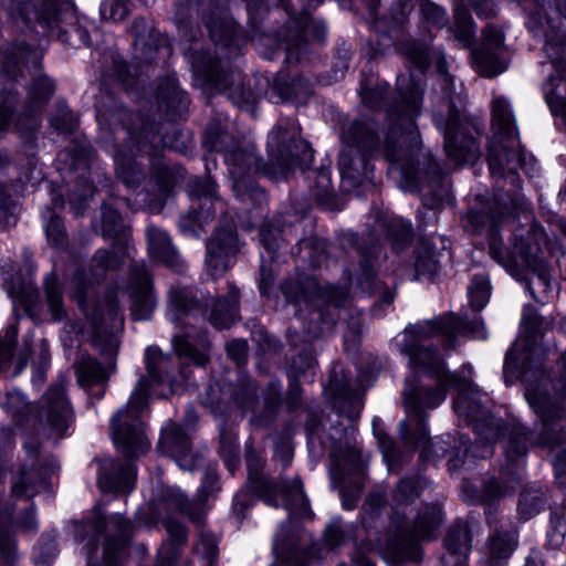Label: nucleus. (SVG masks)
<instances>
[{"instance_id": "nucleus-1", "label": "nucleus", "mask_w": 566, "mask_h": 566, "mask_svg": "<svg viewBox=\"0 0 566 566\" xmlns=\"http://www.w3.org/2000/svg\"><path fill=\"white\" fill-rule=\"evenodd\" d=\"M471 335L474 338L485 339L486 332L482 323L478 321L467 322L460 317L448 314L424 323H418L407 327L400 343L401 353L408 355L410 365L422 370L437 381V388L422 389L409 380L406 381L403 400L409 420L400 423V436L406 443L413 447H422L427 457L442 458L448 452L443 440L428 438L424 427L423 408L438 407L447 396V390L457 388L458 398L453 403L454 411L473 422L476 433L474 444L469 447V439L459 438L455 453L449 460L450 470H455L464 464V458L469 452L475 458L486 459L493 454L492 444L502 436L503 450L513 426H522L516 420L501 423L492 415L488 413L483 401V394L471 381L458 378L446 370L444 361L437 349L427 345L431 337L439 336L446 348H452L457 336Z\"/></svg>"}, {"instance_id": "nucleus-2", "label": "nucleus", "mask_w": 566, "mask_h": 566, "mask_svg": "<svg viewBox=\"0 0 566 566\" xmlns=\"http://www.w3.org/2000/svg\"><path fill=\"white\" fill-rule=\"evenodd\" d=\"M549 324L533 306L526 305L521 321L522 336L504 359L505 384L522 380L525 399L541 423L537 433L524 426H513L505 442V458L507 469L522 467L531 448H547L556 485L566 491V352L560 357L562 391L557 392L543 370L546 350L539 343Z\"/></svg>"}, {"instance_id": "nucleus-3", "label": "nucleus", "mask_w": 566, "mask_h": 566, "mask_svg": "<svg viewBox=\"0 0 566 566\" xmlns=\"http://www.w3.org/2000/svg\"><path fill=\"white\" fill-rule=\"evenodd\" d=\"M403 53L418 69L397 76L399 101L387 109L388 133L385 138L384 156L390 169H397L409 190H417L422 176L439 182L442 170L430 153H421V140L415 119L421 114L423 83L421 71L428 65V53L423 44L408 43Z\"/></svg>"}, {"instance_id": "nucleus-4", "label": "nucleus", "mask_w": 566, "mask_h": 566, "mask_svg": "<svg viewBox=\"0 0 566 566\" xmlns=\"http://www.w3.org/2000/svg\"><path fill=\"white\" fill-rule=\"evenodd\" d=\"M206 138L212 149L224 154L233 191L242 201L265 200L264 190L251 179L254 174L262 171L274 179L285 178L296 166L313 160L310 145L300 137V127L290 119L280 120L269 134L266 164H262L252 143L233 142L228 146L229 135L214 134L211 127L207 129Z\"/></svg>"}, {"instance_id": "nucleus-5", "label": "nucleus", "mask_w": 566, "mask_h": 566, "mask_svg": "<svg viewBox=\"0 0 566 566\" xmlns=\"http://www.w3.org/2000/svg\"><path fill=\"white\" fill-rule=\"evenodd\" d=\"M518 199L495 195L494 206L486 211L472 209L469 212V226L473 232H485L489 237L490 254L513 277L525 281V289L539 303L547 302V293L552 291L549 269L542 253V243H546V234L538 226H533L524 234H515L513 249L507 252L497 237V226L512 217L518 208Z\"/></svg>"}, {"instance_id": "nucleus-6", "label": "nucleus", "mask_w": 566, "mask_h": 566, "mask_svg": "<svg viewBox=\"0 0 566 566\" xmlns=\"http://www.w3.org/2000/svg\"><path fill=\"white\" fill-rule=\"evenodd\" d=\"M145 365L147 376H142L127 402L111 420V436L114 444L126 458H138L149 449V441L145 436L140 412L145 409L149 398V388L155 385H166L169 392H174L176 384V365L170 355L164 354L159 347L149 346L145 350Z\"/></svg>"}, {"instance_id": "nucleus-7", "label": "nucleus", "mask_w": 566, "mask_h": 566, "mask_svg": "<svg viewBox=\"0 0 566 566\" xmlns=\"http://www.w3.org/2000/svg\"><path fill=\"white\" fill-rule=\"evenodd\" d=\"M281 289L290 303L296 306L314 307L312 319H318L321 325L308 329V334L313 337L329 331L336 321L344 319L350 303L346 286L322 287L315 277L305 274L286 280Z\"/></svg>"}, {"instance_id": "nucleus-8", "label": "nucleus", "mask_w": 566, "mask_h": 566, "mask_svg": "<svg viewBox=\"0 0 566 566\" xmlns=\"http://www.w3.org/2000/svg\"><path fill=\"white\" fill-rule=\"evenodd\" d=\"M188 60L193 75L203 85L226 91L229 99L238 107L252 111L262 97L270 99V82L266 77L254 76L244 80L240 72L226 71L221 61L208 51H190Z\"/></svg>"}, {"instance_id": "nucleus-9", "label": "nucleus", "mask_w": 566, "mask_h": 566, "mask_svg": "<svg viewBox=\"0 0 566 566\" xmlns=\"http://www.w3.org/2000/svg\"><path fill=\"white\" fill-rule=\"evenodd\" d=\"M492 127L494 136L488 155L490 172L500 179H504L507 172L512 185H515L517 169H525L533 157L527 156L522 149L512 112L502 97H496L492 102Z\"/></svg>"}, {"instance_id": "nucleus-10", "label": "nucleus", "mask_w": 566, "mask_h": 566, "mask_svg": "<svg viewBox=\"0 0 566 566\" xmlns=\"http://www.w3.org/2000/svg\"><path fill=\"white\" fill-rule=\"evenodd\" d=\"M340 137L345 147L338 157V170L349 190L370 179L368 159L378 149L379 139L373 122L358 119L344 124Z\"/></svg>"}, {"instance_id": "nucleus-11", "label": "nucleus", "mask_w": 566, "mask_h": 566, "mask_svg": "<svg viewBox=\"0 0 566 566\" xmlns=\"http://www.w3.org/2000/svg\"><path fill=\"white\" fill-rule=\"evenodd\" d=\"M108 103L98 102L96 104V117L101 125H107L111 128L122 127L124 138H128L132 145H127L116 151L115 171L117 178L127 187L135 188L144 180V171L135 160L138 151L145 149L142 137L147 138L146 129L140 133L134 132L128 124L133 115L125 107L114 101L112 96H107Z\"/></svg>"}, {"instance_id": "nucleus-12", "label": "nucleus", "mask_w": 566, "mask_h": 566, "mask_svg": "<svg viewBox=\"0 0 566 566\" xmlns=\"http://www.w3.org/2000/svg\"><path fill=\"white\" fill-rule=\"evenodd\" d=\"M439 81L446 98H448L447 113L434 112L433 120L437 128L444 135V151L447 157L455 165H462L478 158L480 147L476 140L468 133V127L461 122V114L455 109L457 102L461 103L460 95L454 96L453 78L439 66Z\"/></svg>"}, {"instance_id": "nucleus-13", "label": "nucleus", "mask_w": 566, "mask_h": 566, "mask_svg": "<svg viewBox=\"0 0 566 566\" xmlns=\"http://www.w3.org/2000/svg\"><path fill=\"white\" fill-rule=\"evenodd\" d=\"M442 522L443 514L439 505L421 506L410 527L401 528L387 538L380 548L384 560L391 566L403 562H419L422 554L421 542L434 539Z\"/></svg>"}, {"instance_id": "nucleus-14", "label": "nucleus", "mask_w": 566, "mask_h": 566, "mask_svg": "<svg viewBox=\"0 0 566 566\" xmlns=\"http://www.w3.org/2000/svg\"><path fill=\"white\" fill-rule=\"evenodd\" d=\"M170 305L175 311L174 319L182 315H201L216 328H229L239 318V291L229 283L227 297L193 296L186 287H172L169 292Z\"/></svg>"}, {"instance_id": "nucleus-15", "label": "nucleus", "mask_w": 566, "mask_h": 566, "mask_svg": "<svg viewBox=\"0 0 566 566\" xmlns=\"http://www.w3.org/2000/svg\"><path fill=\"white\" fill-rule=\"evenodd\" d=\"M91 287L78 284L74 298L85 314L92 331V342L105 352L113 353L117 348L116 332L123 326V316L118 310L114 292L105 296L103 303H91Z\"/></svg>"}, {"instance_id": "nucleus-16", "label": "nucleus", "mask_w": 566, "mask_h": 566, "mask_svg": "<svg viewBox=\"0 0 566 566\" xmlns=\"http://www.w3.org/2000/svg\"><path fill=\"white\" fill-rule=\"evenodd\" d=\"M27 460L12 480L11 492L15 497L31 499L48 488V480L57 468L53 457H44L35 441L24 442Z\"/></svg>"}, {"instance_id": "nucleus-17", "label": "nucleus", "mask_w": 566, "mask_h": 566, "mask_svg": "<svg viewBox=\"0 0 566 566\" xmlns=\"http://www.w3.org/2000/svg\"><path fill=\"white\" fill-rule=\"evenodd\" d=\"M255 493L268 504L277 506V496H281L290 516L297 518H311L310 502L303 491L302 481L295 478L291 481L273 482L265 478L254 481Z\"/></svg>"}, {"instance_id": "nucleus-18", "label": "nucleus", "mask_w": 566, "mask_h": 566, "mask_svg": "<svg viewBox=\"0 0 566 566\" xmlns=\"http://www.w3.org/2000/svg\"><path fill=\"white\" fill-rule=\"evenodd\" d=\"M304 2L298 17L289 22V35L281 42L280 49L285 51L287 61H300V54L305 42H322L326 35L323 22L310 19V10L316 8L323 0H302Z\"/></svg>"}, {"instance_id": "nucleus-19", "label": "nucleus", "mask_w": 566, "mask_h": 566, "mask_svg": "<svg viewBox=\"0 0 566 566\" xmlns=\"http://www.w3.org/2000/svg\"><path fill=\"white\" fill-rule=\"evenodd\" d=\"M39 418L59 439L64 436L73 418V410L65 395V379L60 377L43 395L40 401Z\"/></svg>"}, {"instance_id": "nucleus-20", "label": "nucleus", "mask_w": 566, "mask_h": 566, "mask_svg": "<svg viewBox=\"0 0 566 566\" xmlns=\"http://www.w3.org/2000/svg\"><path fill=\"white\" fill-rule=\"evenodd\" d=\"M187 429L177 423H169L163 429L158 449L172 458L182 470L191 471L197 465L198 455L193 453L190 442V429L195 415H188Z\"/></svg>"}, {"instance_id": "nucleus-21", "label": "nucleus", "mask_w": 566, "mask_h": 566, "mask_svg": "<svg viewBox=\"0 0 566 566\" xmlns=\"http://www.w3.org/2000/svg\"><path fill=\"white\" fill-rule=\"evenodd\" d=\"M128 291L132 317L136 321L148 319L156 306V301L151 291V276L144 262L130 264Z\"/></svg>"}, {"instance_id": "nucleus-22", "label": "nucleus", "mask_w": 566, "mask_h": 566, "mask_svg": "<svg viewBox=\"0 0 566 566\" xmlns=\"http://www.w3.org/2000/svg\"><path fill=\"white\" fill-rule=\"evenodd\" d=\"M206 265L212 276L223 274L230 266V260L239 251V242L233 227L217 229L206 244Z\"/></svg>"}, {"instance_id": "nucleus-23", "label": "nucleus", "mask_w": 566, "mask_h": 566, "mask_svg": "<svg viewBox=\"0 0 566 566\" xmlns=\"http://www.w3.org/2000/svg\"><path fill=\"white\" fill-rule=\"evenodd\" d=\"M273 553L275 560L272 566H304L306 552L298 525L292 526V521L281 525L274 535Z\"/></svg>"}, {"instance_id": "nucleus-24", "label": "nucleus", "mask_w": 566, "mask_h": 566, "mask_svg": "<svg viewBox=\"0 0 566 566\" xmlns=\"http://www.w3.org/2000/svg\"><path fill=\"white\" fill-rule=\"evenodd\" d=\"M209 486L205 484L199 491L198 501L189 502L180 490L176 488H166L161 492L160 505L184 513L196 526L202 527L205 525V516L207 513L205 501L213 491L212 484L217 479L214 476H209Z\"/></svg>"}, {"instance_id": "nucleus-25", "label": "nucleus", "mask_w": 566, "mask_h": 566, "mask_svg": "<svg viewBox=\"0 0 566 566\" xmlns=\"http://www.w3.org/2000/svg\"><path fill=\"white\" fill-rule=\"evenodd\" d=\"M145 235L151 261L164 264L176 272H182L186 269L185 261L164 229L149 224L145 230Z\"/></svg>"}, {"instance_id": "nucleus-26", "label": "nucleus", "mask_w": 566, "mask_h": 566, "mask_svg": "<svg viewBox=\"0 0 566 566\" xmlns=\"http://www.w3.org/2000/svg\"><path fill=\"white\" fill-rule=\"evenodd\" d=\"M135 475V467L129 462L123 464L109 458L99 460L98 486L103 492H130Z\"/></svg>"}, {"instance_id": "nucleus-27", "label": "nucleus", "mask_w": 566, "mask_h": 566, "mask_svg": "<svg viewBox=\"0 0 566 566\" xmlns=\"http://www.w3.org/2000/svg\"><path fill=\"white\" fill-rule=\"evenodd\" d=\"M518 545V536L513 528L495 524L494 531L489 535L483 554L486 566H506Z\"/></svg>"}, {"instance_id": "nucleus-28", "label": "nucleus", "mask_w": 566, "mask_h": 566, "mask_svg": "<svg viewBox=\"0 0 566 566\" xmlns=\"http://www.w3.org/2000/svg\"><path fill=\"white\" fill-rule=\"evenodd\" d=\"M228 0H213L208 11H203V21L211 40L216 44L230 46L235 35V23L227 14Z\"/></svg>"}, {"instance_id": "nucleus-29", "label": "nucleus", "mask_w": 566, "mask_h": 566, "mask_svg": "<svg viewBox=\"0 0 566 566\" xmlns=\"http://www.w3.org/2000/svg\"><path fill=\"white\" fill-rule=\"evenodd\" d=\"M53 92L54 84L46 76H39L32 81L24 113L17 122V126H19L20 129L32 130L38 126V115L41 113L44 104L52 96Z\"/></svg>"}, {"instance_id": "nucleus-30", "label": "nucleus", "mask_w": 566, "mask_h": 566, "mask_svg": "<svg viewBox=\"0 0 566 566\" xmlns=\"http://www.w3.org/2000/svg\"><path fill=\"white\" fill-rule=\"evenodd\" d=\"M156 98L158 111L165 113L169 120L181 119L187 115L189 101L175 78L167 77L160 82Z\"/></svg>"}, {"instance_id": "nucleus-31", "label": "nucleus", "mask_w": 566, "mask_h": 566, "mask_svg": "<svg viewBox=\"0 0 566 566\" xmlns=\"http://www.w3.org/2000/svg\"><path fill=\"white\" fill-rule=\"evenodd\" d=\"M312 94V83L302 75L289 77L280 72L270 91V102H304Z\"/></svg>"}, {"instance_id": "nucleus-32", "label": "nucleus", "mask_w": 566, "mask_h": 566, "mask_svg": "<svg viewBox=\"0 0 566 566\" xmlns=\"http://www.w3.org/2000/svg\"><path fill=\"white\" fill-rule=\"evenodd\" d=\"M520 468L521 467L510 465L507 470V461L506 458L504 457V463L501 467V476L506 485H500V483L495 479L486 481L480 490L478 501L481 502L482 504L491 505L500 501L502 496L506 495L510 492H513L521 479V476L517 474V470Z\"/></svg>"}, {"instance_id": "nucleus-33", "label": "nucleus", "mask_w": 566, "mask_h": 566, "mask_svg": "<svg viewBox=\"0 0 566 566\" xmlns=\"http://www.w3.org/2000/svg\"><path fill=\"white\" fill-rule=\"evenodd\" d=\"M77 381L82 387H92L94 385H104L109 379L115 369L113 363L102 365L90 355H81L74 363Z\"/></svg>"}, {"instance_id": "nucleus-34", "label": "nucleus", "mask_w": 566, "mask_h": 566, "mask_svg": "<svg viewBox=\"0 0 566 566\" xmlns=\"http://www.w3.org/2000/svg\"><path fill=\"white\" fill-rule=\"evenodd\" d=\"M33 13L34 19L49 30H54L60 23L74 18L70 0H42L41 8Z\"/></svg>"}, {"instance_id": "nucleus-35", "label": "nucleus", "mask_w": 566, "mask_h": 566, "mask_svg": "<svg viewBox=\"0 0 566 566\" xmlns=\"http://www.w3.org/2000/svg\"><path fill=\"white\" fill-rule=\"evenodd\" d=\"M130 32L135 38L133 42L135 59L147 64L151 63L156 59V53L160 49V45L157 44L153 46L146 39V36L150 40L155 39L149 23L144 18H137L133 21Z\"/></svg>"}, {"instance_id": "nucleus-36", "label": "nucleus", "mask_w": 566, "mask_h": 566, "mask_svg": "<svg viewBox=\"0 0 566 566\" xmlns=\"http://www.w3.org/2000/svg\"><path fill=\"white\" fill-rule=\"evenodd\" d=\"M174 346L180 357L189 358L196 366L202 367L209 360L210 342L205 334L199 336L197 344H193L190 334L177 336L174 338Z\"/></svg>"}, {"instance_id": "nucleus-37", "label": "nucleus", "mask_w": 566, "mask_h": 566, "mask_svg": "<svg viewBox=\"0 0 566 566\" xmlns=\"http://www.w3.org/2000/svg\"><path fill=\"white\" fill-rule=\"evenodd\" d=\"M12 509L0 511V559L6 566H13L18 560V551L12 528Z\"/></svg>"}, {"instance_id": "nucleus-38", "label": "nucleus", "mask_w": 566, "mask_h": 566, "mask_svg": "<svg viewBox=\"0 0 566 566\" xmlns=\"http://www.w3.org/2000/svg\"><path fill=\"white\" fill-rule=\"evenodd\" d=\"M443 543L450 555H458L459 559H465L471 549V534L468 525L464 522L452 524Z\"/></svg>"}, {"instance_id": "nucleus-39", "label": "nucleus", "mask_w": 566, "mask_h": 566, "mask_svg": "<svg viewBox=\"0 0 566 566\" xmlns=\"http://www.w3.org/2000/svg\"><path fill=\"white\" fill-rule=\"evenodd\" d=\"M355 471L358 475H363L364 465L361 454L356 450H350L346 457L339 458L334 454L332 465L329 468L331 479L334 485L340 484L346 474Z\"/></svg>"}, {"instance_id": "nucleus-40", "label": "nucleus", "mask_w": 566, "mask_h": 566, "mask_svg": "<svg viewBox=\"0 0 566 566\" xmlns=\"http://www.w3.org/2000/svg\"><path fill=\"white\" fill-rule=\"evenodd\" d=\"M501 52L479 49L473 52L474 69L484 77H493L507 69L506 62L500 56Z\"/></svg>"}, {"instance_id": "nucleus-41", "label": "nucleus", "mask_w": 566, "mask_h": 566, "mask_svg": "<svg viewBox=\"0 0 566 566\" xmlns=\"http://www.w3.org/2000/svg\"><path fill=\"white\" fill-rule=\"evenodd\" d=\"M163 524L169 535L168 552L165 555L168 563H175L181 555V548L187 543L188 532L184 524L167 517L163 521Z\"/></svg>"}, {"instance_id": "nucleus-42", "label": "nucleus", "mask_w": 566, "mask_h": 566, "mask_svg": "<svg viewBox=\"0 0 566 566\" xmlns=\"http://www.w3.org/2000/svg\"><path fill=\"white\" fill-rule=\"evenodd\" d=\"M45 302L54 321H61L65 317L63 305L62 286L54 272L48 274L43 282Z\"/></svg>"}, {"instance_id": "nucleus-43", "label": "nucleus", "mask_w": 566, "mask_h": 566, "mask_svg": "<svg viewBox=\"0 0 566 566\" xmlns=\"http://www.w3.org/2000/svg\"><path fill=\"white\" fill-rule=\"evenodd\" d=\"M421 483L419 478L401 479L392 492L394 510L398 514L405 506L412 504L420 495Z\"/></svg>"}, {"instance_id": "nucleus-44", "label": "nucleus", "mask_w": 566, "mask_h": 566, "mask_svg": "<svg viewBox=\"0 0 566 566\" xmlns=\"http://www.w3.org/2000/svg\"><path fill=\"white\" fill-rule=\"evenodd\" d=\"M359 283L363 289H368L370 293L378 294L381 303L386 305L392 303L395 293L388 290L385 284L375 276L368 259L361 263V276Z\"/></svg>"}, {"instance_id": "nucleus-45", "label": "nucleus", "mask_w": 566, "mask_h": 566, "mask_svg": "<svg viewBox=\"0 0 566 566\" xmlns=\"http://www.w3.org/2000/svg\"><path fill=\"white\" fill-rule=\"evenodd\" d=\"M312 192L317 203L324 209L334 210L337 208L334 188L327 171L315 172V184Z\"/></svg>"}, {"instance_id": "nucleus-46", "label": "nucleus", "mask_w": 566, "mask_h": 566, "mask_svg": "<svg viewBox=\"0 0 566 566\" xmlns=\"http://www.w3.org/2000/svg\"><path fill=\"white\" fill-rule=\"evenodd\" d=\"M387 235L394 250H402L411 242V223L399 218H392L387 224Z\"/></svg>"}, {"instance_id": "nucleus-47", "label": "nucleus", "mask_w": 566, "mask_h": 566, "mask_svg": "<svg viewBox=\"0 0 566 566\" xmlns=\"http://www.w3.org/2000/svg\"><path fill=\"white\" fill-rule=\"evenodd\" d=\"M334 405L339 413H344L350 421H355L363 407V396L357 390H344L336 397Z\"/></svg>"}, {"instance_id": "nucleus-48", "label": "nucleus", "mask_w": 566, "mask_h": 566, "mask_svg": "<svg viewBox=\"0 0 566 566\" xmlns=\"http://www.w3.org/2000/svg\"><path fill=\"white\" fill-rule=\"evenodd\" d=\"M387 91L388 85L386 83H378L373 77H369L361 82L359 94L366 106L377 108L381 106Z\"/></svg>"}, {"instance_id": "nucleus-49", "label": "nucleus", "mask_w": 566, "mask_h": 566, "mask_svg": "<svg viewBox=\"0 0 566 566\" xmlns=\"http://www.w3.org/2000/svg\"><path fill=\"white\" fill-rule=\"evenodd\" d=\"M490 292L491 286L488 276L483 274L474 275L468 287L471 306L476 311L483 308L489 302Z\"/></svg>"}, {"instance_id": "nucleus-50", "label": "nucleus", "mask_w": 566, "mask_h": 566, "mask_svg": "<svg viewBox=\"0 0 566 566\" xmlns=\"http://www.w3.org/2000/svg\"><path fill=\"white\" fill-rule=\"evenodd\" d=\"M193 551L207 562V566H214L219 557L217 537L210 532L202 530L199 533L198 542Z\"/></svg>"}, {"instance_id": "nucleus-51", "label": "nucleus", "mask_w": 566, "mask_h": 566, "mask_svg": "<svg viewBox=\"0 0 566 566\" xmlns=\"http://www.w3.org/2000/svg\"><path fill=\"white\" fill-rule=\"evenodd\" d=\"M125 226L120 214L109 205L102 206V234L105 238H115L124 234Z\"/></svg>"}, {"instance_id": "nucleus-52", "label": "nucleus", "mask_w": 566, "mask_h": 566, "mask_svg": "<svg viewBox=\"0 0 566 566\" xmlns=\"http://www.w3.org/2000/svg\"><path fill=\"white\" fill-rule=\"evenodd\" d=\"M44 218L48 219L45 232L49 242L54 247H63L66 243V233L61 218L51 209H46Z\"/></svg>"}, {"instance_id": "nucleus-53", "label": "nucleus", "mask_w": 566, "mask_h": 566, "mask_svg": "<svg viewBox=\"0 0 566 566\" xmlns=\"http://www.w3.org/2000/svg\"><path fill=\"white\" fill-rule=\"evenodd\" d=\"M544 503V492L541 489H527L520 497L518 512L525 516L531 517L538 512Z\"/></svg>"}, {"instance_id": "nucleus-54", "label": "nucleus", "mask_w": 566, "mask_h": 566, "mask_svg": "<svg viewBox=\"0 0 566 566\" xmlns=\"http://www.w3.org/2000/svg\"><path fill=\"white\" fill-rule=\"evenodd\" d=\"M120 264L119 258L114 251L97 250L92 258L91 268L95 276H103L107 270L115 269Z\"/></svg>"}, {"instance_id": "nucleus-55", "label": "nucleus", "mask_w": 566, "mask_h": 566, "mask_svg": "<svg viewBox=\"0 0 566 566\" xmlns=\"http://www.w3.org/2000/svg\"><path fill=\"white\" fill-rule=\"evenodd\" d=\"M128 0H103L99 8L102 19L122 21L128 14Z\"/></svg>"}, {"instance_id": "nucleus-56", "label": "nucleus", "mask_w": 566, "mask_h": 566, "mask_svg": "<svg viewBox=\"0 0 566 566\" xmlns=\"http://www.w3.org/2000/svg\"><path fill=\"white\" fill-rule=\"evenodd\" d=\"M8 294L14 306L20 304L24 311H29L36 301V292L31 284L20 285L19 287L12 285L8 289Z\"/></svg>"}, {"instance_id": "nucleus-57", "label": "nucleus", "mask_w": 566, "mask_h": 566, "mask_svg": "<svg viewBox=\"0 0 566 566\" xmlns=\"http://www.w3.org/2000/svg\"><path fill=\"white\" fill-rule=\"evenodd\" d=\"M315 366L316 360L311 349L303 350L292 360V369L294 370L295 376L304 377L308 380H312Z\"/></svg>"}, {"instance_id": "nucleus-58", "label": "nucleus", "mask_w": 566, "mask_h": 566, "mask_svg": "<svg viewBox=\"0 0 566 566\" xmlns=\"http://www.w3.org/2000/svg\"><path fill=\"white\" fill-rule=\"evenodd\" d=\"M566 535V525L563 516L554 513L551 516V530L547 533V545L553 549H558L564 544Z\"/></svg>"}, {"instance_id": "nucleus-59", "label": "nucleus", "mask_w": 566, "mask_h": 566, "mask_svg": "<svg viewBox=\"0 0 566 566\" xmlns=\"http://www.w3.org/2000/svg\"><path fill=\"white\" fill-rule=\"evenodd\" d=\"M379 448L381 450L385 462L387 463L388 470L395 472L400 468L399 453L394 442L385 434H377Z\"/></svg>"}, {"instance_id": "nucleus-60", "label": "nucleus", "mask_w": 566, "mask_h": 566, "mask_svg": "<svg viewBox=\"0 0 566 566\" xmlns=\"http://www.w3.org/2000/svg\"><path fill=\"white\" fill-rule=\"evenodd\" d=\"M420 10L426 21L433 25L442 28L448 21L446 10L442 7L437 6L432 2L424 0L421 1Z\"/></svg>"}, {"instance_id": "nucleus-61", "label": "nucleus", "mask_w": 566, "mask_h": 566, "mask_svg": "<svg viewBox=\"0 0 566 566\" xmlns=\"http://www.w3.org/2000/svg\"><path fill=\"white\" fill-rule=\"evenodd\" d=\"M324 542L331 548L339 547L345 542V530L339 518L333 520L327 524L324 532Z\"/></svg>"}, {"instance_id": "nucleus-62", "label": "nucleus", "mask_w": 566, "mask_h": 566, "mask_svg": "<svg viewBox=\"0 0 566 566\" xmlns=\"http://www.w3.org/2000/svg\"><path fill=\"white\" fill-rule=\"evenodd\" d=\"M113 76L123 84L126 88H129L135 77L137 76V70L134 67L132 71V66H128L125 61H123L119 56L113 57Z\"/></svg>"}, {"instance_id": "nucleus-63", "label": "nucleus", "mask_w": 566, "mask_h": 566, "mask_svg": "<svg viewBox=\"0 0 566 566\" xmlns=\"http://www.w3.org/2000/svg\"><path fill=\"white\" fill-rule=\"evenodd\" d=\"M51 126L59 133L67 134L74 130L76 120L67 107H62L50 119Z\"/></svg>"}, {"instance_id": "nucleus-64", "label": "nucleus", "mask_w": 566, "mask_h": 566, "mask_svg": "<svg viewBox=\"0 0 566 566\" xmlns=\"http://www.w3.org/2000/svg\"><path fill=\"white\" fill-rule=\"evenodd\" d=\"M504 43V34L502 30L494 25H488L483 30V41L480 49L502 52Z\"/></svg>"}]
</instances>
